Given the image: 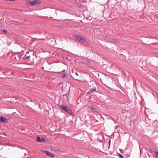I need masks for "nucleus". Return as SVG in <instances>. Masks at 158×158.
Here are the masks:
<instances>
[{
  "instance_id": "1",
  "label": "nucleus",
  "mask_w": 158,
  "mask_h": 158,
  "mask_svg": "<svg viewBox=\"0 0 158 158\" xmlns=\"http://www.w3.org/2000/svg\"><path fill=\"white\" fill-rule=\"evenodd\" d=\"M60 107L66 112L72 115H73V112H72L71 109L68 108L66 105H62L60 106Z\"/></svg>"
},
{
  "instance_id": "2",
  "label": "nucleus",
  "mask_w": 158,
  "mask_h": 158,
  "mask_svg": "<svg viewBox=\"0 0 158 158\" xmlns=\"http://www.w3.org/2000/svg\"><path fill=\"white\" fill-rule=\"evenodd\" d=\"M41 2L39 0H35L34 1H30L29 2V4L31 6H34L38 4H40Z\"/></svg>"
},
{
  "instance_id": "3",
  "label": "nucleus",
  "mask_w": 158,
  "mask_h": 158,
  "mask_svg": "<svg viewBox=\"0 0 158 158\" xmlns=\"http://www.w3.org/2000/svg\"><path fill=\"white\" fill-rule=\"evenodd\" d=\"M44 152L46 153V154L47 156H50L51 157L53 158L54 156V155L53 154L51 153L50 152L48 151L44 150Z\"/></svg>"
},
{
  "instance_id": "4",
  "label": "nucleus",
  "mask_w": 158,
  "mask_h": 158,
  "mask_svg": "<svg viewBox=\"0 0 158 158\" xmlns=\"http://www.w3.org/2000/svg\"><path fill=\"white\" fill-rule=\"evenodd\" d=\"M0 122L7 123L8 122V121L6 117H0Z\"/></svg>"
},
{
  "instance_id": "5",
  "label": "nucleus",
  "mask_w": 158,
  "mask_h": 158,
  "mask_svg": "<svg viewBox=\"0 0 158 158\" xmlns=\"http://www.w3.org/2000/svg\"><path fill=\"white\" fill-rule=\"evenodd\" d=\"M37 141L38 142H43L45 141V139L44 138H40V137H37L36 138Z\"/></svg>"
},
{
  "instance_id": "6",
  "label": "nucleus",
  "mask_w": 158,
  "mask_h": 158,
  "mask_svg": "<svg viewBox=\"0 0 158 158\" xmlns=\"http://www.w3.org/2000/svg\"><path fill=\"white\" fill-rule=\"evenodd\" d=\"M96 91V88L94 87V88H92L90 89V90L87 93V94H89L93 92Z\"/></svg>"
},
{
  "instance_id": "7",
  "label": "nucleus",
  "mask_w": 158,
  "mask_h": 158,
  "mask_svg": "<svg viewBox=\"0 0 158 158\" xmlns=\"http://www.w3.org/2000/svg\"><path fill=\"white\" fill-rule=\"evenodd\" d=\"M90 110L93 111V112H96L97 110V108L93 106L90 107Z\"/></svg>"
},
{
  "instance_id": "8",
  "label": "nucleus",
  "mask_w": 158,
  "mask_h": 158,
  "mask_svg": "<svg viewBox=\"0 0 158 158\" xmlns=\"http://www.w3.org/2000/svg\"><path fill=\"white\" fill-rule=\"evenodd\" d=\"M79 41L81 43H84L86 42V40L84 38L81 37L79 39Z\"/></svg>"
},
{
  "instance_id": "9",
  "label": "nucleus",
  "mask_w": 158,
  "mask_h": 158,
  "mask_svg": "<svg viewBox=\"0 0 158 158\" xmlns=\"http://www.w3.org/2000/svg\"><path fill=\"white\" fill-rule=\"evenodd\" d=\"M30 58V56H24L23 57V60H27L29 59Z\"/></svg>"
},
{
  "instance_id": "10",
  "label": "nucleus",
  "mask_w": 158,
  "mask_h": 158,
  "mask_svg": "<svg viewBox=\"0 0 158 158\" xmlns=\"http://www.w3.org/2000/svg\"><path fill=\"white\" fill-rule=\"evenodd\" d=\"M75 37L77 40H79V39H80L81 38V36H80L79 35H75Z\"/></svg>"
},
{
  "instance_id": "11",
  "label": "nucleus",
  "mask_w": 158,
  "mask_h": 158,
  "mask_svg": "<svg viewBox=\"0 0 158 158\" xmlns=\"http://www.w3.org/2000/svg\"><path fill=\"white\" fill-rule=\"evenodd\" d=\"M66 75L65 73H62L61 74L60 77L62 78H64Z\"/></svg>"
},
{
  "instance_id": "12",
  "label": "nucleus",
  "mask_w": 158,
  "mask_h": 158,
  "mask_svg": "<svg viewBox=\"0 0 158 158\" xmlns=\"http://www.w3.org/2000/svg\"><path fill=\"white\" fill-rule=\"evenodd\" d=\"M1 31H2V32H6V33H7L8 32V31L6 30L5 29H2L1 30Z\"/></svg>"
},
{
  "instance_id": "13",
  "label": "nucleus",
  "mask_w": 158,
  "mask_h": 158,
  "mask_svg": "<svg viewBox=\"0 0 158 158\" xmlns=\"http://www.w3.org/2000/svg\"><path fill=\"white\" fill-rule=\"evenodd\" d=\"M119 156L120 157V158H124V157L123 156L120 154H119Z\"/></svg>"
},
{
  "instance_id": "14",
  "label": "nucleus",
  "mask_w": 158,
  "mask_h": 158,
  "mask_svg": "<svg viewBox=\"0 0 158 158\" xmlns=\"http://www.w3.org/2000/svg\"><path fill=\"white\" fill-rule=\"evenodd\" d=\"M155 152L156 155H158V152L156 151Z\"/></svg>"
},
{
  "instance_id": "15",
  "label": "nucleus",
  "mask_w": 158,
  "mask_h": 158,
  "mask_svg": "<svg viewBox=\"0 0 158 158\" xmlns=\"http://www.w3.org/2000/svg\"><path fill=\"white\" fill-rule=\"evenodd\" d=\"M75 74H76V75H78V74H77V73H75Z\"/></svg>"
},
{
  "instance_id": "16",
  "label": "nucleus",
  "mask_w": 158,
  "mask_h": 158,
  "mask_svg": "<svg viewBox=\"0 0 158 158\" xmlns=\"http://www.w3.org/2000/svg\"><path fill=\"white\" fill-rule=\"evenodd\" d=\"M24 155H25V156H26V155H27V154H26V153H24Z\"/></svg>"
}]
</instances>
